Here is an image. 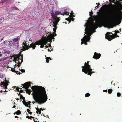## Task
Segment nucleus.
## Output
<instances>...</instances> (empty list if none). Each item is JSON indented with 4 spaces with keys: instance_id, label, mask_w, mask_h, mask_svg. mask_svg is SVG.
I'll return each mask as SVG.
<instances>
[{
    "instance_id": "nucleus-15",
    "label": "nucleus",
    "mask_w": 122,
    "mask_h": 122,
    "mask_svg": "<svg viewBox=\"0 0 122 122\" xmlns=\"http://www.w3.org/2000/svg\"><path fill=\"white\" fill-rule=\"evenodd\" d=\"M23 59H22L20 60L18 59L17 60V61H17V64H18L17 66H18L19 67L20 66L21 64L23 62Z\"/></svg>"
},
{
    "instance_id": "nucleus-28",
    "label": "nucleus",
    "mask_w": 122,
    "mask_h": 122,
    "mask_svg": "<svg viewBox=\"0 0 122 122\" xmlns=\"http://www.w3.org/2000/svg\"><path fill=\"white\" fill-rule=\"evenodd\" d=\"M90 95V94L89 93H86L85 95V97H88Z\"/></svg>"
},
{
    "instance_id": "nucleus-57",
    "label": "nucleus",
    "mask_w": 122,
    "mask_h": 122,
    "mask_svg": "<svg viewBox=\"0 0 122 122\" xmlns=\"http://www.w3.org/2000/svg\"><path fill=\"white\" fill-rule=\"evenodd\" d=\"M48 51H49H49H50V52H51V51H50V50L49 49H48Z\"/></svg>"
},
{
    "instance_id": "nucleus-6",
    "label": "nucleus",
    "mask_w": 122,
    "mask_h": 122,
    "mask_svg": "<svg viewBox=\"0 0 122 122\" xmlns=\"http://www.w3.org/2000/svg\"><path fill=\"white\" fill-rule=\"evenodd\" d=\"M119 37L118 36L112 34V32H107L105 34V38L109 41H111L115 37Z\"/></svg>"
},
{
    "instance_id": "nucleus-40",
    "label": "nucleus",
    "mask_w": 122,
    "mask_h": 122,
    "mask_svg": "<svg viewBox=\"0 0 122 122\" xmlns=\"http://www.w3.org/2000/svg\"><path fill=\"white\" fill-rule=\"evenodd\" d=\"M19 92H20V93H23V90H20V91Z\"/></svg>"
},
{
    "instance_id": "nucleus-21",
    "label": "nucleus",
    "mask_w": 122,
    "mask_h": 122,
    "mask_svg": "<svg viewBox=\"0 0 122 122\" xmlns=\"http://www.w3.org/2000/svg\"><path fill=\"white\" fill-rule=\"evenodd\" d=\"M112 90L111 89H108V93L110 94L112 93Z\"/></svg>"
},
{
    "instance_id": "nucleus-61",
    "label": "nucleus",
    "mask_w": 122,
    "mask_h": 122,
    "mask_svg": "<svg viewBox=\"0 0 122 122\" xmlns=\"http://www.w3.org/2000/svg\"><path fill=\"white\" fill-rule=\"evenodd\" d=\"M18 94L19 95H20V96L21 95V94L20 93H19Z\"/></svg>"
},
{
    "instance_id": "nucleus-46",
    "label": "nucleus",
    "mask_w": 122,
    "mask_h": 122,
    "mask_svg": "<svg viewBox=\"0 0 122 122\" xmlns=\"http://www.w3.org/2000/svg\"><path fill=\"white\" fill-rule=\"evenodd\" d=\"M27 111L28 112L30 111V110L28 109H27Z\"/></svg>"
},
{
    "instance_id": "nucleus-30",
    "label": "nucleus",
    "mask_w": 122,
    "mask_h": 122,
    "mask_svg": "<svg viewBox=\"0 0 122 122\" xmlns=\"http://www.w3.org/2000/svg\"><path fill=\"white\" fill-rule=\"evenodd\" d=\"M74 13L73 12V11H72L71 13V14L70 15H71V16L72 17H75V16L73 14H74Z\"/></svg>"
},
{
    "instance_id": "nucleus-42",
    "label": "nucleus",
    "mask_w": 122,
    "mask_h": 122,
    "mask_svg": "<svg viewBox=\"0 0 122 122\" xmlns=\"http://www.w3.org/2000/svg\"><path fill=\"white\" fill-rule=\"evenodd\" d=\"M28 113L30 114H32V112L30 111L29 112H28Z\"/></svg>"
},
{
    "instance_id": "nucleus-11",
    "label": "nucleus",
    "mask_w": 122,
    "mask_h": 122,
    "mask_svg": "<svg viewBox=\"0 0 122 122\" xmlns=\"http://www.w3.org/2000/svg\"><path fill=\"white\" fill-rule=\"evenodd\" d=\"M36 42L35 43H32L31 44H30V45L28 46V47L26 48V49L28 50L29 48L31 47L33 48V49L34 50L35 49L36 47Z\"/></svg>"
},
{
    "instance_id": "nucleus-22",
    "label": "nucleus",
    "mask_w": 122,
    "mask_h": 122,
    "mask_svg": "<svg viewBox=\"0 0 122 122\" xmlns=\"http://www.w3.org/2000/svg\"><path fill=\"white\" fill-rule=\"evenodd\" d=\"M45 56L46 57V62L47 63H49V59H48L49 57H46V55H45Z\"/></svg>"
},
{
    "instance_id": "nucleus-51",
    "label": "nucleus",
    "mask_w": 122,
    "mask_h": 122,
    "mask_svg": "<svg viewBox=\"0 0 122 122\" xmlns=\"http://www.w3.org/2000/svg\"><path fill=\"white\" fill-rule=\"evenodd\" d=\"M16 107V106L15 105H14L13 107L12 108H15Z\"/></svg>"
},
{
    "instance_id": "nucleus-45",
    "label": "nucleus",
    "mask_w": 122,
    "mask_h": 122,
    "mask_svg": "<svg viewBox=\"0 0 122 122\" xmlns=\"http://www.w3.org/2000/svg\"><path fill=\"white\" fill-rule=\"evenodd\" d=\"M103 92H107V90H103Z\"/></svg>"
},
{
    "instance_id": "nucleus-24",
    "label": "nucleus",
    "mask_w": 122,
    "mask_h": 122,
    "mask_svg": "<svg viewBox=\"0 0 122 122\" xmlns=\"http://www.w3.org/2000/svg\"><path fill=\"white\" fill-rule=\"evenodd\" d=\"M20 99H23V101L25 100V98L22 95H21V96L20 97Z\"/></svg>"
},
{
    "instance_id": "nucleus-13",
    "label": "nucleus",
    "mask_w": 122,
    "mask_h": 122,
    "mask_svg": "<svg viewBox=\"0 0 122 122\" xmlns=\"http://www.w3.org/2000/svg\"><path fill=\"white\" fill-rule=\"evenodd\" d=\"M27 41H25V40L24 41V42H23V44L24 45V50H25L26 49V47H28V46H29V44H27Z\"/></svg>"
},
{
    "instance_id": "nucleus-7",
    "label": "nucleus",
    "mask_w": 122,
    "mask_h": 122,
    "mask_svg": "<svg viewBox=\"0 0 122 122\" xmlns=\"http://www.w3.org/2000/svg\"><path fill=\"white\" fill-rule=\"evenodd\" d=\"M9 82L6 80V79L3 82H1L0 84L1 87H3L4 89H7V86L8 85V83Z\"/></svg>"
},
{
    "instance_id": "nucleus-2",
    "label": "nucleus",
    "mask_w": 122,
    "mask_h": 122,
    "mask_svg": "<svg viewBox=\"0 0 122 122\" xmlns=\"http://www.w3.org/2000/svg\"><path fill=\"white\" fill-rule=\"evenodd\" d=\"M117 2L118 4L117 5V9L113 10L107 11L104 12L106 18L111 21L110 24L111 28H113L115 24L119 19L118 10H122V4H121L119 1H117ZM121 2L122 4V2Z\"/></svg>"
},
{
    "instance_id": "nucleus-18",
    "label": "nucleus",
    "mask_w": 122,
    "mask_h": 122,
    "mask_svg": "<svg viewBox=\"0 0 122 122\" xmlns=\"http://www.w3.org/2000/svg\"><path fill=\"white\" fill-rule=\"evenodd\" d=\"M23 104L25 106L28 107V103L27 102H26L25 100H23L22 101Z\"/></svg>"
},
{
    "instance_id": "nucleus-32",
    "label": "nucleus",
    "mask_w": 122,
    "mask_h": 122,
    "mask_svg": "<svg viewBox=\"0 0 122 122\" xmlns=\"http://www.w3.org/2000/svg\"><path fill=\"white\" fill-rule=\"evenodd\" d=\"M14 87V88H16V90H17V91H19V89L20 88H19V87H16L15 86Z\"/></svg>"
},
{
    "instance_id": "nucleus-26",
    "label": "nucleus",
    "mask_w": 122,
    "mask_h": 122,
    "mask_svg": "<svg viewBox=\"0 0 122 122\" xmlns=\"http://www.w3.org/2000/svg\"><path fill=\"white\" fill-rule=\"evenodd\" d=\"M11 69H12L11 71H12V72H14L15 73H17V72H18V71L15 70V69L13 68L12 69L11 68Z\"/></svg>"
},
{
    "instance_id": "nucleus-55",
    "label": "nucleus",
    "mask_w": 122,
    "mask_h": 122,
    "mask_svg": "<svg viewBox=\"0 0 122 122\" xmlns=\"http://www.w3.org/2000/svg\"><path fill=\"white\" fill-rule=\"evenodd\" d=\"M40 110H41V111L42 110V111H43V110L42 109V108H40Z\"/></svg>"
},
{
    "instance_id": "nucleus-50",
    "label": "nucleus",
    "mask_w": 122,
    "mask_h": 122,
    "mask_svg": "<svg viewBox=\"0 0 122 122\" xmlns=\"http://www.w3.org/2000/svg\"><path fill=\"white\" fill-rule=\"evenodd\" d=\"M46 47L45 48V49H46L47 48L49 47V46H46Z\"/></svg>"
},
{
    "instance_id": "nucleus-29",
    "label": "nucleus",
    "mask_w": 122,
    "mask_h": 122,
    "mask_svg": "<svg viewBox=\"0 0 122 122\" xmlns=\"http://www.w3.org/2000/svg\"><path fill=\"white\" fill-rule=\"evenodd\" d=\"M9 42V45L10 46H11L12 45V41H8Z\"/></svg>"
},
{
    "instance_id": "nucleus-47",
    "label": "nucleus",
    "mask_w": 122,
    "mask_h": 122,
    "mask_svg": "<svg viewBox=\"0 0 122 122\" xmlns=\"http://www.w3.org/2000/svg\"><path fill=\"white\" fill-rule=\"evenodd\" d=\"M98 6H96L95 9H97V8H98Z\"/></svg>"
},
{
    "instance_id": "nucleus-60",
    "label": "nucleus",
    "mask_w": 122,
    "mask_h": 122,
    "mask_svg": "<svg viewBox=\"0 0 122 122\" xmlns=\"http://www.w3.org/2000/svg\"><path fill=\"white\" fill-rule=\"evenodd\" d=\"M48 59H49L50 60H51V59L50 57H49Z\"/></svg>"
},
{
    "instance_id": "nucleus-36",
    "label": "nucleus",
    "mask_w": 122,
    "mask_h": 122,
    "mask_svg": "<svg viewBox=\"0 0 122 122\" xmlns=\"http://www.w3.org/2000/svg\"><path fill=\"white\" fill-rule=\"evenodd\" d=\"M2 3L6 2L7 0H1Z\"/></svg>"
},
{
    "instance_id": "nucleus-44",
    "label": "nucleus",
    "mask_w": 122,
    "mask_h": 122,
    "mask_svg": "<svg viewBox=\"0 0 122 122\" xmlns=\"http://www.w3.org/2000/svg\"><path fill=\"white\" fill-rule=\"evenodd\" d=\"M17 74H19V75H20V74H21V73H20V72H17Z\"/></svg>"
},
{
    "instance_id": "nucleus-5",
    "label": "nucleus",
    "mask_w": 122,
    "mask_h": 122,
    "mask_svg": "<svg viewBox=\"0 0 122 122\" xmlns=\"http://www.w3.org/2000/svg\"><path fill=\"white\" fill-rule=\"evenodd\" d=\"M89 61H87L86 63L85 62L84 64V66H82V71L85 74H88V75L91 76L93 73H94L93 71H92V69L90 68L91 66L89 64Z\"/></svg>"
},
{
    "instance_id": "nucleus-63",
    "label": "nucleus",
    "mask_w": 122,
    "mask_h": 122,
    "mask_svg": "<svg viewBox=\"0 0 122 122\" xmlns=\"http://www.w3.org/2000/svg\"><path fill=\"white\" fill-rule=\"evenodd\" d=\"M98 6L99 5H100V3H98Z\"/></svg>"
},
{
    "instance_id": "nucleus-1",
    "label": "nucleus",
    "mask_w": 122,
    "mask_h": 122,
    "mask_svg": "<svg viewBox=\"0 0 122 122\" xmlns=\"http://www.w3.org/2000/svg\"><path fill=\"white\" fill-rule=\"evenodd\" d=\"M32 89L33 91L32 95L35 101L32 102L34 104L37 103L41 105L45 102L48 98L45 89L38 86H32Z\"/></svg>"
},
{
    "instance_id": "nucleus-27",
    "label": "nucleus",
    "mask_w": 122,
    "mask_h": 122,
    "mask_svg": "<svg viewBox=\"0 0 122 122\" xmlns=\"http://www.w3.org/2000/svg\"><path fill=\"white\" fill-rule=\"evenodd\" d=\"M17 59H18V56H16L14 57V60H15L16 61H17Z\"/></svg>"
},
{
    "instance_id": "nucleus-41",
    "label": "nucleus",
    "mask_w": 122,
    "mask_h": 122,
    "mask_svg": "<svg viewBox=\"0 0 122 122\" xmlns=\"http://www.w3.org/2000/svg\"><path fill=\"white\" fill-rule=\"evenodd\" d=\"M34 117L32 116H30V119H31L32 118H34Z\"/></svg>"
},
{
    "instance_id": "nucleus-33",
    "label": "nucleus",
    "mask_w": 122,
    "mask_h": 122,
    "mask_svg": "<svg viewBox=\"0 0 122 122\" xmlns=\"http://www.w3.org/2000/svg\"><path fill=\"white\" fill-rule=\"evenodd\" d=\"M20 71L22 72H25V70H24L23 69H22L20 70Z\"/></svg>"
},
{
    "instance_id": "nucleus-38",
    "label": "nucleus",
    "mask_w": 122,
    "mask_h": 122,
    "mask_svg": "<svg viewBox=\"0 0 122 122\" xmlns=\"http://www.w3.org/2000/svg\"><path fill=\"white\" fill-rule=\"evenodd\" d=\"M11 8H14L16 10H18V8H17L16 7H12Z\"/></svg>"
},
{
    "instance_id": "nucleus-59",
    "label": "nucleus",
    "mask_w": 122,
    "mask_h": 122,
    "mask_svg": "<svg viewBox=\"0 0 122 122\" xmlns=\"http://www.w3.org/2000/svg\"><path fill=\"white\" fill-rule=\"evenodd\" d=\"M48 46H49V47H51V45L50 44H49V45H48Z\"/></svg>"
},
{
    "instance_id": "nucleus-53",
    "label": "nucleus",
    "mask_w": 122,
    "mask_h": 122,
    "mask_svg": "<svg viewBox=\"0 0 122 122\" xmlns=\"http://www.w3.org/2000/svg\"><path fill=\"white\" fill-rule=\"evenodd\" d=\"M83 43H84V42L83 41H82V42L81 43V44H82Z\"/></svg>"
},
{
    "instance_id": "nucleus-62",
    "label": "nucleus",
    "mask_w": 122,
    "mask_h": 122,
    "mask_svg": "<svg viewBox=\"0 0 122 122\" xmlns=\"http://www.w3.org/2000/svg\"><path fill=\"white\" fill-rule=\"evenodd\" d=\"M54 33L55 34V36H56L57 35L56 34V33Z\"/></svg>"
},
{
    "instance_id": "nucleus-54",
    "label": "nucleus",
    "mask_w": 122,
    "mask_h": 122,
    "mask_svg": "<svg viewBox=\"0 0 122 122\" xmlns=\"http://www.w3.org/2000/svg\"><path fill=\"white\" fill-rule=\"evenodd\" d=\"M15 118H18V117L17 116H15Z\"/></svg>"
},
{
    "instance_id": "nucleus-9",
    "label": "nucleus",
    "mask_w": 122,
    "mask_h": 122,
    "mask_svg": "<svg viewBox=\"0 0 122 122\" xmlns=\"http://www.w3.org/2000/svg\"><path fill=\"white\" fill-rule=\"evenodd\" d=\"M30 82H27L24 84H22V85L23 86L22 87L25 89H28L29 87H30L31 86Z\"/></svg>"
},
{
    "instance_id": "nucleus-14",
    "label": "nucleus",
    "mask_w": 122,
    "mask_h": 122,
    "mask_svg": "<svg viewBox=\"0 0 122 122\" xmlns=\"http://www.w3.org/2000/svg\"><path fill=\"white\" fill-rule=\"evenodd\" d=\"M32 86L31 87L32 90H31L30 89H26L25 91L26 92V93H28V94L29 95H30L31 94V92H33V90L32 89V87L33 86Z\"/></svg>"
},
{
    "instance_id": "nucleus-48",
    "label": "nucleus",
    "mask_w": 122,
    "mask_h": 122,
    "mask_svg": "<svg viewBox=\"0 0 122 122\" xmlns=\"http://www.w3.org/2000/svg\"><path fill=\"white\" fill-rule=\"evenodd\" d=\"M7 42L6 41H4V43L5 44H6V42Z\"/></svg>"
},
{
    "instance_id": "nucleus-19",
    "label": "nucleus",
    "mask_w": 122,
    "mask_h": 122,
    "mask_svg": "<svg viewBox=\"0 0 122 122\" xmlns=\"http://www.w3.org/2000/svg\"><path fill=\"white\" fill-rule=\"evenodd\" d=\"M50 39H51L52 40L53 39H54V35L53 34H51L50 35V36H49Z\"/></svg>"
},
{
    "instance_id": "nucleus-37",
    "label": "nucleus",
    "mask_w": 122,
    "mask_h": 122,
    "mask_svg": "<svg viewBox=\"0 0 122 122\" xmlns=\"http://www.w3.org/2000/svg\"><path fill=\"white\" fill-rule=\"evenodd\" d=\"M28 103L29 105H30V103H31V102L30 101H29L28 102Z\"/></svg>"
},
{
    "instance_id": "nucleus-25",
    "label": "nucleus",
    "mask_w": 122,
    "mask_h": 122,
    "mask_svg": "<svg viewBox=\"0 0 122 122\" xmlns=\"http://www.w3.org/2000/svg\"><path fill=\"white\" fill-rule=\"evenodd\" d=\"M41 110H40L39 109V110H38L37 111H36V112L37 114L39 113V114H40L41 113Z\"/></svg>"
},
{
    "instance_id": "nucleus-35",
    "label": "nucleus",
    "mask_w": 122,
    "mask_h": 122,
    "mask_svg": "<svg viewBox=\"0 0 122 122\" xmlns=\"http://www.w3.org/2000/svg\"><path fill=\"white\" fill-rule=\"evenodd\" d=\"M69 19H70V17H69V18H66L65 19L66 20L68 21L69 22Z\"/></svg>"
},
{
    "instance_id": "nucleus-8",
    "label": "nucleus",
    "mask_w": 122,
    "mask_h": 122,
    "mask_svg": "<svg viewBox=\"0 0 122 122\" xmlns=\"http://www.w3.org/2000/svg\"><path fill=\"white\" fill-rule=\"evenodd\" d=\"M44 42L42 40H40L36 42V45H41L40 47L43 48L44 47Z\"/></svg>"
},
{
    "instance_id": "nucleus-23",
    "label": "nucleus",
    "mask_w": 122,
    "mask_h": 122,
    "mask_svg": "<svg viewBox=\"0 0 122 122\" xmlns=\"http://www.w3.org/2000/svg\"><path fill=\"white\" fill-rule=\"evenodd\" d=\"M16 114L18 115L20 114L21 113V112L19 110H18L16 112Z\"/></svg>"
},
{
    "instance_id": "nucleus-16",
    "label": "nucleus",
    "mask_w": 122,
    "mask_h": 122,
    "mask_svg": "<svg viewBox=\"0 0 122 122\" xmlns=\"http://www.w3.org/2000/svg\"><path fill=\"white\" fill-rule=\"evenodd\" d=\"M73 17L71 16V15H70L69 17H70V19L69 20V23L70 22H71V21L72 20V21H73L74 20V18H73Z\"/></svg>"
},
{
    "instance_id": "nucleus-43",
    "label": "nucleus",
    "mask_w": 122,
    "mask_h": 122,
    "mask_svg": "<svg viewBox=\"0 0 122 122\" xmlns=\"http://www.w3.org/2000/svg\"><path fill=\"white\" fill-rule=\"evenodd\" d=\"M115 33H119V31L117 30V31H115Z\"/></svg>"
},
{
    "instance_id": "nucleus-12",
    "label": "nucleus",
    "mask_w": 122,
    "mask_h": 122,
    "mask_svg": "<svg viewBox=\"0 0 122 122\" xmlns=\"http://www.w3.org/2000/svg\"><path fill=\"white\" fill-rule=\"evenodd\" d=\"M101 56V55L100 54H98L96 52H95L94 55L93 56V58L97 59H99Z\"/></svg>"
},
{
    "instance_id": "nucleus-17",
    "label": "nucleus",
    "mask_w": 122,
    "mask_h": 122,
    "mask_svg": "<svg viewBox=\"0 0 122 122\" xmlns=\"http://www.w3.org/2000/svg\"><path fill=\"white\" fill-rule=\"evenodd\" d=\"M18 59L21 60L23 59V55L20 53L18 56Z\"/></svg>"
},
{
    "instance_id": "nucleus-52",
    "label": "nucleus",
    "mask_w": 122,
    "mask_h": 122,
    "mask_svg": "<svg viewBox=\"0 0 122 122\" xmlns=\"http://www.w3.org/2000/svg\"><path fill=\"white\" fill-rule=\"evenodd\" d=\"M2 56V55L1 54V53L0 52V56L1 57Z\"/></svg>"
},
{
    "instance_id": "nucleus-4",
    "label": "nucleus",
    "mask_w": 122,
    "mask_h": 122,
    "mask_svg": "<svg viewBox=\"0 0 122 122\" xmlns=\"http://www.w3.org/2000/svg\"><path fill=\"white\" fill-rule=\"evenodd\" d=\"M98 22H97L94 23L93 21L92 22H89L87 23V24L85 25V31L86 34H87L88 36H87L88 39L90 40V36L92 34L89 32V31L94 30H95V29L98 27Z\"/></svg>"
},
{
    "instance_id": "nucleus-56",
    "label": "nucleus",
    "mask_w": 122,
    "mask_h": 122,
    "mask_svg": "<svg viewBox=\"0 0 122 122\" xmlns=\"http://www.w3.org/2000/svg\"><path fill=\"white\" fill-rule=\"evenodd\" d=\"M31 106L29 105L28 106V107L30 109H31V108H30V107H31Z\"/></svg>"
},
{
    "instance_id": "nucleus-49",
    "label": "nucleus",
    "mask_w": 122,
    "mask_h": 122,
    "mask_svg": "<svg viewBox=\"0 0 122 122\" xmlns=\"http://www.w3.org/2000/svg\"><path fill=\"white\" fill-rule=\"evenodd\" d=\"M36 109L37 111L38 110H39V108H36Z\"/></svg>"
},
{
    "instance_id": "nucleus-58",
    "label": "nucleus",
    "mask_w": 122,
    "mask_h": 122,
    "mask_svg": "<svg viewBox=\"0 0 122 122\" xmlns=\"http://www.w3.org/2000/svg\"><path fill=\"white\" fill-rule=\"evenodd\" d=\"M34 122H39V121H35V120H34Z\"/></svg>"
},
{
    "instance_id": "nucleus-10",
    "label": "nucleus",
    "mask_w": 122,
    "mask_h": 122,
    "mask_svg": "<svg viewBox=\"0 0 122 122\" xmlns=\"http://www.w3.org/2000/svg\"><path fill=\"white\" fill-rule=\"evenodd\" d=\"M87 36H86V35H85L83 38L81 40V41L84 42V43L86 45H87V42L89 41H90V40L88 39Z\"/></svg>"
},
{
    "instance_id": "nucleus-39",
    "label": "nucleus",
    "mask_w": 122,
    "mask_h": 122,
    "mask_svg": "<svg viewBox=\"0 0 122 122\" xmlns=\"http://www.w3.org/2000/svg\"><path fill=\"white\" fill-rule=\"evenodd\" d=\"M26 117L27 118H28V119H30V117L29 116H27Z\"/></svg>"
},
{
    "instance_id": "nucleus-64",
    "label": "nucleus",
    "mask_w": 122,
    "mask_h": 122,
    "mask_svg": "<svg viewBox=\"0 0 122 122\" xmlns=\"http://www.w3.org/2000/svg\"><path fill=\"white\" fill-rule=\"evenodd\" d=\"M16 112H15L14 113V114H16Z\"/></svg>"
},
{
    "instance_id": "nucleus-3",
    "label": "nucleus",
    "mask_w": 122,
    "mask_h": 122,
    "mask_svg": "<svg viewBox=\"0 0 122 122\" xmlns=\"http://www.w3.org/2000/svg\"><path fill=\"white\" fill-rule=\"evenodd\" d=\"M51 12V15L52 18L54 20H53V25L54 27L53 30L54 32V33H55L56 31V30L57 28V25L60 20V19L59 18L60 17H58L57 15L61 14L64 15L66 14L67 15H69V13H68L66 11H64V13L62 14L60 11H54L53 10H52Z\"/></svg>"
},
{
    "instance_id": "nucleus-31",
    "label": "nucleus",
    "mask_w": 122,
    "mask_h": 122,
    "mask_svg": "<svg viewBox=\"0 0 122 122\" xmlns=\"http://www.w3.org/2000/svg\"><path fill=\"white\" fill-rule=\"evenodd\" d=\"M93 14V12L92 11L89 12V14L90 15V16H91Z\"/></svg>"
},
{
    "instance_id": "nucleus-20",
    "label": "nucleus",
    "mask_w": 122,
    "mask_h": 122,
    "mask_svg": "<svg viewBox=\"0 0 122 122\" xmlns=\"http://www.w3.org/2000/svg\"><path fill=\"white\" fill-rule=\"evenodd\" d=\"M19 37V36H18L17 37V38H14L13 39V41L14 42H17L18 41V40L19 39V38H18Z\"/></svg>"
},
{
    "instance_id": "nucleus-34",
    "label": "nucleus",
    "mask_w": 122,
    "mask_h": 122,
    "mask_svg": "<svg viewBox=\"0 0 122 122\" xmlns=\"http://www.w3.org/2000/svg\"><path fill=\"white\" fill-rule=\"evenodd\" d=\"M117 95L118 97H120L121 95V94L119 92H118L117 93Z\"/></svg>"
}]
</instances>
